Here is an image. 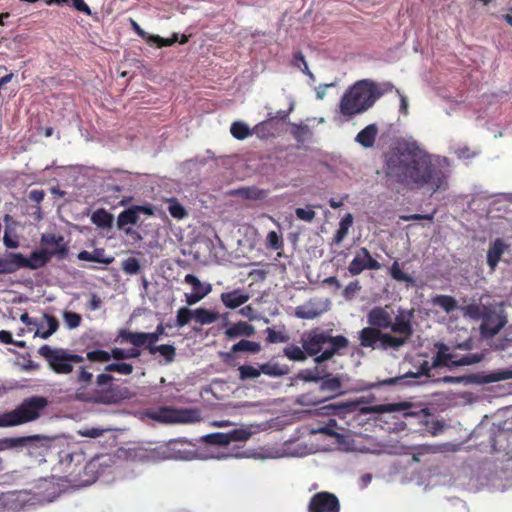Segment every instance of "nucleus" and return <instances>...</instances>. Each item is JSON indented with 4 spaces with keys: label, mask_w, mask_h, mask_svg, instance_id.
<instances>
[{
    "label": "nucleus",
    "mask_w": 512,
    "mask_h": 512,
    "mask_svg": "<svg viewBox=\"0 0 512 512\" xmlns=\"http://www.w3.org/2000/svg\"><path fill=\"white\" fill-rule=\"evenodd\" d=\"M353 224V216L351 213H347L340 221L339 228L334 235V242L340 244L348 235L349 228Z\"/></svg>",
    "instance_id": "34"
},
{
    "label": "nucleus",
    "mask_w": 512,
    "mask_h": 512,
    "mask_svg": "<svg viewBox=\"0 0 512 512\" xmlns=\"http://www.w3.org/2000/svg\"><path fill=\"white\" fill-rule=\"evenodd\" d=\"M295 61L296 62H300L302 65H303V68H301V70L309 75L311 78H313V74L309 71L308 69V65H307V62L305 60V57L304 55L301 53V52H298L295 56ZM296 65H298V63H296Z\"/></svg>",
    "instance_id": "61"
},
{
    "label": "nucleus",
    "mask_w": 512,
    "mask_h": 512,
    "mask_svg": "<svg viewBox=\"0 0 512 512\" xmlns=\"http://www.w3.org/2000/svg\"><path fill=\"white\" fill-rule=\"evenodd\" d=\"M49 401L44 396H31L23 399L13 410L0 414V428L20 426L38 420Z\"/></svg>",
    "instance_id": "6"
},
{
    "label": "nucleus",
    "mask_w": 512,
    "mask_h": 512,
    "mask_svg": "<svg viewBox=\"0 0 512 512\" xmlns=\"http://www.w3.org/2000/svg\"><path fill=\"white\" fill-rule=\"evenodd\" d=\"M168 212L173 218L178 220H181L188 215L186 209L179 203L176 198L169 199Z\"/></svg>",
    "instance_id": "41"
},
{
    "label": "nucleus",
    "mask_w": 512,
    "mask_h": 512,
    "mask_svg": "<svg viewBox=\"0 0 512 512\" xmlns=\"http://www.w3.org/2000/svg\"><path fill=\"white\" fill-rule=\"evenodd\" d=\"M255 327L245 321H239L234 323L231 327L227 328L225 335L229 339H235L238 337H251L255 334Z\"/></svg>",
    "instance_id": "22"
},
{
    "label": "nucleus",
    "mask_w": 512,
    "mask_h": 512,
    "mask_svg": "<svg viewBox=\"0 0 512 512\" xmlns=\"http://www.w3.org/2000/svg\"><path fill=\"white\" fill-rule=\"evenodd\" d=\"M78 259L102 264H110L113 258H104V249H94L92 252L83 250L78 253Z\"/></svg>",
    "instance_id": "29"
},
{
    "label": "nucleus",
    "mask_w": 512,
    "mask_h": 512,
    "mask_svg": "<svg viewBox=\"0 0 512 512\" xmlns=\"http://www.w3.org/2000/svg\"><path fill=\"white\" fill-rule=\"evenodd\" d=\"M381 330L365 327L359 332L360 345L365 348L379 349Z\"/></svg>",
    "instance_id": "20"
},
{
    "label": "nucleus",
    "mask_w": 512,
    "mask_h": 512,
    "mask_svg": "<svg viewBox=\"0 0 512 512\" xmlns=\"http://www.w3.org/2000/svg\"><path fill=\"white\" fill-rule=\"evenodd\" d=\"M47 320L48 329L45 331L37 330L36 335L40 336L43 339L49 338L53 333H55L59 327V322L54 316L45 315Z\"/></svg>",
    "instance_id": "48"
},
{
    "label": "nucleus",
    "mask_w": 512,
    "mask_h": 512,
    "mask_svg": "<svg viewBox=\"0 0 512 512\" xmlns=\"http://www.w3.org/2000/svg\"><path fill=\"white\" fill-rule=\"evenodd\" d=\"M431 303L433 306L441 308L447 314L459 308L457 300L450 295H436L431 299Z\"/></svg>",
    "instance_id": "25"
},
{
    "label": "nucleus",
    "mask_w": 512,
    "mask_h": 512,
    "mask_svg": "<svg viewBox=\"0 0 512 512\" xmlns=\"http://www.w3.org/2000/svg\"><path fill=\"white\" fill-rule=\"evenodd\" d=\"M266 240H267V245L269 248H271L273 250L283 249V246H284L283 239L281 238V236L278 235V233L276 231H270L267 234Z\"/></svg>",
    "instance_id": "51"
},
{
    "label": "nucleus",
    "mask_w": 512,
    "mask_h": 512,
    "mask_svg": "<svg viewBox=\"0 0 512 512\" xmlns=\"http://www.w3.org/2000/svg\"><path fill=\"white\" fill-rule=\"evenodd\" d=\"M260 371L271 377H280L287 374L288 369L278 363L267 362L260 365Z\"/></svg>",
    "instance_id": "39"
},
{
    "label": "nucleus",
    "mask_w": 512,
    "mask_h": 512,
    "mask_svg": "<svg viewBox=\"0 0 512 512\" xmlns=\"http://www.w3.org/2000/svg\"><path fill=\"white\" fill-rule=\"evenodd\" d=\"M94 367L91 364H82L75 370L72 381L77 385L75 399L89 404L113 405L132 398V391L120 384L113 383L111 373L131 375L134 367L126 362L109 363L104 367V372L96 376V388H91L93 383Z\"/></svg>",
    "instance_id": "2"
},
{
    "label": "nucleus",
    "mask_w": 512,
    "mask_h": 512,
    "mask_svg": "<svg viewBox=\"0 0 512 512\" xmlns=\"http://www.w3.org/2000/svg\"><path fill=\"white\" fill-rule=\"evenodd\" d=\"M323 310L309 302L295 308V316L299 319H314L322 314Z\"/></svg>",
    "instance_id": "27"
},
{
    "label": "nucleus",
    "mask_w": 512,
    "mask_h": 512,
    "mask_svg": "<svg viewBox=\"0 0 512 512\" xmlns=\"http://www.w3.org/2000/svg\"><path fill=\"white\" fill-rule=\"evenodd\" d=\"M194 321L201 325H208L214 323L219 315L217 312L205 309V308H197L194 310Z\"/></svg>",
    "instance_id": "35"
},
{
    "label": "nucleus",
    "mask_w": 512,
    "mask_h": 512,
    "mask_svg": "<svg viewBox=\"0 0 512 512\" xmlns=\"http://www.w3.org/2000/svg\"><path fill=\"white\" fill-rule=\"evenodd\" d=\"M509 244H507L503 239L497 238L493 242L490 243L488 251H487V264L491 271H495L498 263L501 260L502 255L508 251Z\"/></svg>",
    "instance_id": "18"
},
{
    "label": "nucleus",
    "mask_w": 512,
    "mask_h": 512,
    "mask_svg": "<svg viewBox=\"0 0 512 512\" xmlns=\"http://www.w3.org/2000/svg\"><path fill=\"white\" fill-rule=\"evenodd\" d=\"M301 344L308 356L315 357L314 361L319 365L347 348L349 341L343 335L331 336L326 331L314 329L302 336Z\"/></svg>",
    "instance_id": "5"
},
{
    "label": "nucleus",
    "mask_w": 512,
    "mask_h": 512,
    "mask_svg": "<svg viewBox=\"0 0 512 512\" xmlns=\"http://www.w3.org/2000/svg\"><path fill=\"white\" fill-rule=\"evenodd\" d=\"M16 252L0 255V274H12L18 271Z\"/></svg>",
    "instance_id": "30"
},
{
    "label": "nucleus",
    "mask_w": 512,
    "mask_h": 512,
    "mask_svg": "<svg viewBox=\"0 0 512 512\" xmlns=\"http://www.w3.org/2000/svg\"><path fill=\"white\" fill-rule=\"evenodd\" d=\"M450 444H439V445H430V444H424L419 447L420 454H435V453H441L449 450Z\"/></svg>",
    "instance_id": "53"
},
{
    "label": "nucleus",
    "mask_w": 512,
    "mask_h": 512,
    "mask_svg": "<svg viewBox=\"0 0 512 512\" xmlns=\"http://www.w3.org/2000/svg\"><path fill=\"white\" fill-rule=\"evenodd\" d=\"M194 310H190L187 307H181L177 311L176 315V326L177 327H184L187 325L191 320H194Z\"/></svg>",
    "instance_id": "45"
},
{
    "label": "nucleus",
    "mask_w": 512,
    "mask_h": 512,
    "mask_svg": "<svg viewBox=\"0 0 512 512\" xmlns=\"http://www.w3.org/2000/svg\"><path fill=\"white\" fill-rule=\"evenodd\" d=\"M0 342L4 344H14L18 347H24L25 345L23 341H14L12 334L7 330L0 331Z\"/></svg>",
    "instance_id": "58"
},
{
    "label": "nucleus",
    "mask_w": 512,
    "mask_h": 512,
    "mask_svg": "<svg viewBox=\"0 0 512 512\" xmlns=\"http://www.w3.org/2000/svg\"><path fill=\"white\" fill-rule=\"evenodd\" d=\"M409 405L404 402L400 403H388V404H378L373 405L367 408H363L362 412L364 413H391L395 411H402L406 409Z\"/></svg>",
    "instance_id": "26"
},
{
    "label": "nucleus",
    "mask_w": 512,
    "mask_h": 512,
    "mask_svg": "<svg viewBox=\"0 0 512 512\" xmlns=\"http://www.w3.org/2000/svg\"><path fill=\"white\" fill-rule=\"evenodd\" d=\"M109 353H110V360L114 359V360H117V361H121V360H126L127 359V355H126V350L125 349L114 347V348L111 349V352H109Z\"/></svg>",
    "instance_id": "60"
},
{
    "label": "nucleus",
    "mask_w": 512,
    "mask_h": 512,
    "mask_svg": "<svg viewBox=\"0 0 512 512\" xmlns=\"http://www.w3.org/2000/svg\"><path fill=\"white\" fill-rule=\"evenodd\" d=\"M92 222L98 227L106 228L111 225L112 216L104 209H99L92 214Z\"/></svg>",
    "instance_id": "40"
},
{
    "label": "nucleus",
    "mask_w": 512,
    "mask_h": 512,
    "mask_svg": "<svg viewBox=\"0 0 512 512\" xmlns=\"http://www.w3.org/2000/svg\"><path fill=\"white\" fill-rule=\"evenodd\" d=\"M38 352L56 374L75 373V365L78 368L82 364H91L93 366V362L107 363L110 361V353L101 349L88 351L85 357L69 353L64 349H54L49 345L41 346Z\"/></svg>",
    "instance_id": "4"
},
{
    "label": "nucleus",
    "mask_w": 512,
    "mask_h": 512,
    "mask_svg": "<svg viewBox=\"0 0 512 512\" xmlns=\"http://www.w3.org/2000/svg\"><path fill=\"white\" fill-rule=\"evenodd\" d=\"M230 133L235 139L244 140L253 134V128L250 129V127L242 121H235L231 124Z\"/></svg>",
    "instance_id": "37"
},
{
    "label": "nucleus",
    "mask_w": 512,
    "mask_h": 512,
    "mask_svg": "<svg viewBox=\"0 0 512 512\" xmlns=\"http://www.w3.org/2000/svg\"><path fill=\"white\" fill-rule=\"evenodd\" d=\"M143 213L149 216L154 215V209L152 205H134L124 211H122L117 217V227L124 229L127 225H135L139 221V214Z\"/></svg>",
    "instance_id": "13"
},
{
    "label": "nucleus",
    "mask_w": 512,
    "mask_h": 512,
    "mask_svg": "<svg viewBox=\"0 0 512 512\" xmlns=\"http://www.w3.org/2000/svg\"><path fill=\"white\" fill-rule=\"evenodd\" d=\"M164 333L163 323H159L154 332H133L129 329H120L115 341L121 344L129 343L132 346L148 349L149 346H155Z\"/></svg>",
    "instance_id": "7"
},
{
    "label": "nucleus",
    "mask_w": 512,
    "mask_h": 512,
    "mask_svg": "<svg viewBox=\"0 0 512 512\" xmlns=\"http://www.w3.org/2000/svg\"><path fill=\"white\" fill-rule=\"evenodd\" d=\"M49 440V437L41 435L2 438L0 439V451L11 450L20 447H32L34 445L37 446L38 442L41 443L40 447L45 450Z\"/></svg>",
    "instance_id": "11"
},
{
    "label": "nucleus",
    "mask_w": 512,
    "mask_h": 512,
    "mask_svg": "<svg viewBox=\"0 0 512 512\" xmlns=\"http://www.w3.org/2000/svg\"><path fill=\"white\" fill-rule=\"evenodd\" d=\"M104 430L100 428H85L79 431V434L83 437L98 438L102 436Z\"/></svg>",
    "instance_id": "59"
},
{
    "label": "nucleus",
    "mask_w": 512,
    "mask_h": 512,
    "mask_svg": "<svg viewBox=\"0 0 512 512\" xmlns=\"http://www.w3.org/2000/svg\"><path fill=\"white\" fill-rule=\"evenodd\" d=\"M390 275L396 281L414 284V279L400 269V264L398 261H394L392 263L390 267Z\"/></svg>",
    "instance_id": "42"
},
{
    "label": "nucleus",
    "mask_w": 512,
    "mask_h": 512,
    "mask_svg": "<svg viewBox=\"0 0 512 512\" xmlns=\"http://www.w3.org/2000/svg\"><path fill=\"white\" fill-rule=\"evenodd\" d=\"M18 270L21 268L39 269L44 267L52 258L49 253L43 248L41 250L33 251L29 258H26L22 253L16 252Z\"/></svg>",
    "instance_id": "16"
},
{
    "label": "nucleus",
    "mask_w": 512,
    "mask_h": 512,
    "mask_svg": "<svg viewBox=\"0 0 512 512\" xmlns=\"http://www.w3.org/2000/svg\"><path fill=\"white\" fill-rule=\"evenodd\" d=\"M383 92L370 79H362L351 85L339 102V113L347 119L369 110L382 96Z\"/></svg>",
    "instance_id": "3"
},
{
    "label": "nucleus",
    "mask_w": 512,
    "mask_h": 512,
    "mask_svg": "<svg viewBox=\"0 0 512 512\" xmlns=\"http://www.w3.org/2000/svg\"><path fill=\"white\" fill-rule=\"evenodd\" d=\"M265 332L267 334L266 340L268 343H286L289 340V336L286 333L276 331L271 327L266 328Z\"/></svg>",
    "instance_id": "46"
},
{
    "label": "nucleus",
    "mask_w": 512,
    "mask_h": 512,
    "mask_svg": "<svg viewBox=\"0 0 512 512\" xmlns=\"http://www.w3.org/2000/svg\"><path fill=\"white\" fill-rule=\"evenodd\" d=\"M283 354L289 360L297 362H304L308 357V354L303 347L301 348L294 344L284 347Z\"/></svg>",
    "instance_id": "38"
},
{
    "label": "nucleus",
    "mask_w": 512,
    "mask_h": 512,
    "mask_svg": "<svg viewBox=\"0 0 512 512\" xmlns=\"http://www.w3.org/2000/svg\"><path fill=\"white\" fill-rule=\"evenodd\" d=\"M261 351V344L259 342L250 341L247 339H242L239 342L235 343L230 352L225 354V360L231 357V354L238 352H247L251 354H257Z\"/></svg>",
    "instance_id": "24"
},
{
    "label": "nucleus",
    "mask_w": 512,
    "mask_h": 512,
    "mask_svg": "<svg viewBox=\"0 0 512 512\" xmlns=\"http://www.w3.org/2000/svg\"><path fill=\"white\" fill-rule=\"evenodd\" d=\"M412 317V310H399L394 320L392 319V326L389 327L393 333L398 334L402 338H406V342L414 332Z\"/></svg>",
    "instance_id": "15"
},
{
    "label": "nucleus",
    "mask_w": 512,
    "mask_h": 512,
    "mask_svg": "<svg viewBox=\"0 0 512 512\" xmlns=\"http://www.w3.org/2000/svg\"><path fill=\"white\" fill-rule=\"evenodd\" d=\"M381 265L370 254L369 250L361 247L348 266L351 275L356 276L364 270H378Z\"/></svg>",
    "instance_id": "12"
},
{
    "label": "nucleus",
    "mask_w": 512,
    "mask_h": 512,
    "mask_svg": "<svg viewBox=\"0 0 512 512\" xmlns=\"http://www.w3.org/2000/svg\"><path fill=\"white\" fill-rule=\"evenodd\" d=\"M506 319L500 315L488 317L483 325L484 331L490 336H494L505 326Z\"/></svg>",
    "instance_id": "33"
},
{
    "label": "nucleus",
    "mask_w": 512,
    "mask_h": 512,
    "mask_svg": "<svg viewBox=\"0 0 512 512\" xmlns=\"http://www.w3.org/2000/svg\"><path fill=\"white\" fill-rule=\"evenodd\" d=\"M122 269L128 274H137L140 271V263L135 257H129L123 261Z\"/></svg>",
    "instance_id": "54"
},
{
    "label": "nucleus",
    "mask_w": 512,
    "mask_h": 512,
    "mask_svg": "<svg viewBox=\"0 0 512 512\" xmlns=\"http://www.w3.org/2000/svg\"><path fill=\"white\" fill-rule=\"evenodd\" d=\"M228 443L231 442H243L250 438L251 433L245 429H234L227 433Z\"/></svg>",
    "instance_id": "50"
},
{
    "label": "nucleus",
    "mask_w": 512,
    "mask_h": 512,
    "mask_svg": "<svg viewBox=\"0 0 512 512\" xmlns=\"http://www.w3.org/2000/svg\"><path fill=\"white\" fill-rule=\"evenodd\" d=\"M204 297H205V293L198 295V294H195L192 292L190 294H186V303L189 306H192V305L198 303L199 301H201Z\"/></svg>",
    "instance_id": "64"
},
{
    "label": "nucleus",
    "mask_w": 512,
    "mask_h": 512,
    "mask_svg": "<svg viewBox=\"0 0 512 512\" xmlns=\"http://www.w3.org/2000/svg\"><path fill=\"white\" fill-rule=\"evenodd\" d=\"M437 353L433 357L432 366L434 367H452V366H466L478 363L482 360V355L470 354L463 356L459 359L450 352V347L442 342L435 344Z\"/></svg>",
    "instance_id": "8"
},
{
    "label": "nucleus",
    "mask_w": 512,
    "mask_h": 512,
    "mask_svg": "<svg viewBox=\"0 0 512 512\" xmlns=\"http://www.w3.org/2000/svg\"><path fill=\"white\" fill-rule=\"evenodd\" d=\"M308 132V127L306 125H298L292 124L291 134L297 140V142H303L304 136Z\"/></svg>",
    "instance_id": "56"
},
{
    "label": "nucleus",
    "mask_w": 512,
    "mask_h": 512,
    "mask_svg": "<svg viewBox=\"0 0 512 512\" xmlns=\"http://www.w3.org/2000/svg\"><path fill=\"white\" fill-rule=\"evenodd\" d=\"M47 5H69L72 6L79 12H82L88 16L92 14L90 7L84 2V0H45Z\"/></svg>",
    "instance_id": "36"
},
{
    "label": "nucleus",
    "mask_w": 512,
    "mask_h": 512,
    "mask_svg": "<svg viewBox=\"0 0 512 512\" xmlns=\"http://www.w3.org/2000/svg\"><path fill=\"white\" fill-rule=\"evenodd\" d=\"M380 338L379 350H387L389 348L398 349L407 343L406 338H402L401 336H392L383 332H381Z\"/></svg>",
    "instance_id": "28"
},
{
    "label": "nucleus",
    "mask_w": 512,
    "mask_h": 512,
    "mask_svg": "<svg viewBox=\"0 0 512 512\" xmlns=\"http://www.w3.org/2000/svg\"><path fill=\"white\" fill-rule=\"evenodd\" d=\"M464 316L472 319H480L483 316V308L481 305L476 303L468 304L461 308Z\"/></svg>",
    "instance_id": "49"
},
{
    "label": "nucleus",
    "mask_w": 512,
    "mask_h": 512,
    "mask_svg": "<svg viewBox=\"0 0 512 512\" xmlns=\"http://www.w3.org/2000/svg\"><path fill=\"white\" fill-rule=\"evenodd\" d=\"M378 134V127L376 124H369L362 129L356 136L355 140L361 146L365 148H371L375 144V140Z\"/></svg>",
    "instance_id": "23"
},
{
    "label": "nucleus",
    "mask_w": 512,
    "mask_h": 512,
    "mask_svg": "<svg viewBox=\"0 0 512 512\" xmlns=\"http://www.w3.org/2000/svg\"><path fill=\"white\" fill-rule=\"evenodd\" d=\"M388 178L410 189L429 187L433 193L446 190L447 175L432 162L431 156L417 142H405L384 155Z\"/></svg>",
    "instance_id": "1"
},
{
    "label": "nucleus",
    "mask_w": 512,
    "mask_h": 512,
    "mask_svg": "<svg viewBox=\"0 0 512 512\" xmlns=\"http://www.w3.org/2000/svg\"><path fill=\"white\" fill-rule=\"evenodd\" d=\"M239 379L242 381L256 379L261 375L260 367L256 368L252 365H241L238 368Z\"/></svg>",
    "instance_id": "43"
},
{
    "label": "nucleus",
    "mask_w": 512,
    "mask_h": 512,
    "mask_svg": "<svg viewBox=\"0 0 512 512\" xmlns=\"http://www.w3.org/2000/svg\"><path fill=\"white\" fill-rule=\"evenodd\" d=\"M295 215L299 220L312 222L316 216V213L312 209L296 208Z\"/></svg>",
    "instance_id": "57"
},
{
    "label": "nucleus",
    "mask_w": 512,
    "mask_h": 512,
    "mask_svg": "<svg viewBox=\"0 0 512 512\" xmlns=\"http://www.w3.org/2000/svg\"><path fill=\"white\" fill-rule=\"evenodd\" d=\"M368 324L378 330L388 329L392 326V316L383 307H375L371 309L367 314Z\"/></svg>",
    "instance_id": "17"
},
{
    "label": "nucleus",
    "mask_w": 512,
    "mask_h": 512,
    "mask_svg": "<svg viewBox=\"0 0 512 512\" xmlns=\"http://www.w3.org/2000/svg\"><path fill=\"white\" fill-rule=\"evenodd\" d=\"M278 133V125L273 118L262 121L253 127V134L261 140L273 138Z\"/></svg>",
    "instance_id": "21"
},
{
    "label": "nucleus",
    "mask_w": 512,
    "mask_h": 512,
    "mask_svg": "<svg viewBox=\"0 0 512 512\" xmlns=\"http://www.w3.org/2000/svg\"><path fill=\"white\" fill-rule=\"evenodd\" d=\"M249 299V294L240 288L229 292H223L220 295L221 302L228 309H236L245 304Z\"/></svg>",
    "instance_id": "19"
},
{
    "label": "nucleus",
    "mask_w": 512,
    "mask_h": 512,
    "mask_svg": "<svg viewBox=\"0 0 512 512\" xmlns=\"http://www.w3.org/2000/svg\"><path fill=\"white\" fill-rule=\"evenodd\" d=\"M507 379H512V370L510 369L494 371L484 376L485 383H494Z\"/></svg>",
    "instance_id": "44"
},
{
    "label": "nucleus",
    "mask_w": 512,
    "mask_h": 512,
    "mask_svg": "<svg viewBox=\"0 0 512 512\" xmlns=\"http://www.w3.org/2000/svg\"><path fill=\"white\" fill-rule=\"evenodd\" d=\"M204 442L212 445L225 446L228 445V435L227 433L216 432L205 435L203 437Z\"/></svg>",
    "instance_id": "47"
},
{
    "label": "nucleus",
    "mask_w": 512,
    "mask_h": 512,
    "mask_svg": "<svg viewBox=\"0 0 512 512\" xmlns=\"http://www.w3.org/2000/svg\"><path fill=\"white\" fill-rule=\"evenodd\" d=\"M44 197L45 192L43 190L35 189L29 193V199L38 204L43 201Z\"/></svg>",
    "instance_id": "62"
},
{
    "label": "nucleus",
    "mask_w": 512,
    "mask_h": 512,
    "mask_svg": "<svg viewBox=\"0 0 512 512\" xmlns=\"http://www.w3.org/2000/svg\"><path fill=\"white\" fill-rule=\"evenodd\" d=\"M63 317L67 327L70 329L77 328L78 326H80L82 321V317L80 314L71 311L65 312Z\"/></svg>",
    "instance_id": "55"
},
{
    "label": "nucleus",
    "mask_w": 512,
    "mask_h": 512,
    "mask_svg": "<svg viewBox=\"0 0 512 512\" xmlns=\"http://www.w3.org/2000/svg\"><path fill=\"white\" fill-rule=\"evenodd\" d=\"M308 512H340L339 499L328 491L317 492L309 501Z\"/></svg>",
    "instance_id": "10"
},
{
    "label": "nucleus",
    "mask_w": 512,
    "mask_h": 512,
    "mask_svg": "<svg viewBox=\"0 0 512 512\" xmlns=\"http://www.w3.org/2000/svg\"><path fill=\"white\" fill-rule=\"evenodd\" d=\"M435 368L434 366H432V363L430 364L428 361H423L419 367V370L418 372L415 374V376H419V375H426V376H429V373L431 371V369Z\"/></svg>",
    "instance_id": "63"
},
{
    "label": "nucleus",
    "mask_w": 512,
    "mask_h": 512,
    "mask_svg": "<svg viewBox=\"0 0 512 512\" xmlns=\"http://www.w3.org/2000/svg\"><path fill=\"white\" fill-rule=\"evenodd\" d=\"M184 282L192 286V292L198 295L205 293V297L211 292L212 286L209 283L203 284L195 275L187 274Z\"/></svg>",
    "instance_id": "32"
},
{
    "label": "nucleus",
    "mask_w": 512,
    "mask_h": 512,
    "mask_svg": "<svg viewBox=\"0 0 512 512\" xmlns=\"http://www.w3.org/2000/svg\"><path fill=\"white\" fill-rule=\"evenodd\" d=\"M178 41V35L174 34L171 38H162L158 35L149 36L148 42L155 43L158 47H168Z\"/></svg>",
    "instance_id": "52"
},
{
    "label": "nucleus",
    "mask_w": 512,
    "mask_h": 512,
    "mask_svg": "<svg viewBox=\"0 0 512 512\" xmlns=\"http://www.w3.org/2000/svg\"><path fill=\"white\" fill-rule=\"evenodd\" d=\"M41 245L51 257L57 256L59 259H63L68 254V247L62 235L44 233L41 236Z\"/></svg>",
    "instance_id": "14"
},
{
    "label": "nucleus",
    "mask_w": 512,
    "mask_h": 512,
    "mask_svg": "<svg viewBox=\"0 0 512 512\" xmlns=\"http://www.w3.org/2000/svg\"><path fill=\"white\" fill-rule=\"evenodd\" d=\"M147 350L151 355L159 353L165 358L167 363L173 362L176 356V348L170 344L149 346Z\"/></svg>",
    "instance_id": "31"
},
{
    "label": "nucleus",
    "mask_w": 512,
    "mask_h": 512,
    "mask_svg": "<svg viewBox=\"0 0 512 512\" xmlns=\"http://www.w3.org/2000/svg\"><path fill=\"white\" fill-rule=\"evenodd\" d=\"M151 419L160 423H194L199 421V415L193 409H177L169 406L159 407L150 414Z\"/></svg>",
    "instance_id": "9"
}]
</instances>
